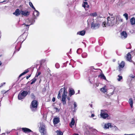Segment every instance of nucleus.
I'll return each instance as SVG.
<instances>
[{"label":"nucleus","instance_id":"1","mask_svg":"<svg viewBox=\"0 0 135 135\" xmlns=\"http://www.w3.org/2000/svg\"><path fill=\"white\" fill-rule=\"evenodd\" d=\"M107 22L104 21L103 23L102 24L103 27H105L107 25L112 26L114 23L115 18L114 17H108L107 18Z\"/></svg>","mask_w":135,"mask_h":135},{"label":"nucleus","instance_id":"2","mask_svg":"<svg viewBox=\"0 0 135 135\" xmlns=\"http://www.w3.org/2000/svg\"><path fill=\"white\" fill-rule=\"evenodd\" d=\"M63 89L62 91L61 101L63 104L65 105L66 104L65 100L67 97V90L65 87L63 88Z\"/></svg>","mask_w":135,"mask_h":135},{"label":"nucleus","instance_id":"3","mask_svg":"<svg viewBox=\"0 0 135 135\" xmlns=\"http://www.w3.org/2000/svg\"><path fill=\"white\" fill-rule=\"evenodd\" d=\"M38 105L37 101L36 100H33L31 103L30 108L31 110L33 112L37 110Z\"/></svg>","mask_w":135,"mask_h":135},{"label":"nucleus","instance_id":"4","mask_svg":"<svg viewBox=\"0 0 135 135\" xmlns=\"http://www.w3.org/2000/svg\"><path fill=\"white\" fill-rule=\"evenodd\" d=\"M24 89L26 90H21L20 92L25 97L27 95L30 93V88L29 87H27L25 88Z\"/></svg>","mask_w":135,"mask_h":135},{"label":"nucleus","instance_id":"5","mask_svg":"<svg viewBox=\"0 0 135 135\" xmlns=\"http://www.w3.org/2000/svg\"><path fill=\"white\" fill-rule=\"evenodd\" d=\"M28 20L29 21V23H30V24L29 25H27L25 23H23L22 25V26L24 27H25L26 29H27V30L28 29L29 27L31 25L33 24L35 22V21L34 20Z\"/></svg>","mask_w":135,"mask_h":135},{"label":"nucleus","instance_id":"6","mask_svg":"<svg viewBox=\"0 0 135 135\" xmlns=\"http://www.w3.org/2000/svg\"><path fill=\"white\" fill-rule=\"evenodd\" d=\"M39 131L42 134L44 135L45 134V126L43 124H41L39 128Z\"/></svg>","mask_w":135,"mask_h":135},{"label":"nucleus","instance_id":"7","mask_svg":"<svg viewBox=\"0 0 135 135\" xmlns=\"http://www.w3.org/2000/svg\"><path fill=\"white\" fill-rule=\"evenodd\" d=\"M22 130L25 133H27L28 135H30V132L33 133V132L30 129L26 128H22Z\"/></svg>","mask_w":135,"mask_h":135},{"label":"nucleus","instance_id":"8","mask_svg":"<svg viewBox=\"0 0 135 135\" xmlns=\"http://www.w3.org/2000/svg\"><path fill=\"white\" fill-rule=\"evenodd\" d=\"M121 36L122 38L125 39L127 36V34L125 31H123L121 33Z\"/></svg>","mask_w":135,"mask_h":135},{"label":"nucleus","instance_id":"9","mask_svg":"<svg viewBox=\"0 0 135 135\" xmlns=\"http://www.w3.org/2000/svg\"><path fill=\"white\" fill-rule=\"evenodd\" d=\"M75 93V92L73 88H70L69 89V95L70 97L74 95Z\"/></svg>","mask_w":135,"mask_h":135},{"label":"nucleus","instance_id":"10","mask_svg":"<svg viewBox=\"0 0 135 135\" xmlns=\"http://www.w3.org/2000/svg\"><path fill=\"white\" fill-rule=\"evenodd\" d=\"M91 27L94 29H96L99 28V23H94L92 22L91 24Z\"/></svg>","mask_w":135,"mask_h":135},{"label":"nucleus","instance_id":"11","mask_svg":"<svg viewBox=\"0 0 135 135\" xmlns=\"http://www.w3.org/2000/svg\"><path fill=\"white\" fill-rule=\"evenodd\" d=\"M53 122L54 125L59 123L60 122V119L59 117H55L53 119Z\"/></svg>","mask_w":135,"mask_h":135},{"label":"nucleus","instance_id":"12","mask_svg":"<svg viewBox=\"0 0 135 135\" xmlns=\"http://www.w3.org/2000/svg\"><path fill=\"white\" fill-rule=\"evenodd\" d=\"M21 14V11H20L18 9H17L15 12L13 13V14L14 15H15L16 16H18Z\"/></svg>","mask_w":135,"mask_h":135},{"label":"nucleus","instance_id":"13","mask_svg":"<svg viewBox=\"0 0 135 135\" xmlns=\"http://www.w3.org/2000/svg\"><path fill=\"white\" fill-rule=\"evenodd\" d=\"M30 12H29L25 11H23L21 10V14L25 16H27L29 15Z\"/></svg>","mask_w":135,"mask_h":135},{"label":"nucleus","instance_id":"14","mask_svg":"<svg viewBox=\"0 0 135 135\" xmlns=\"http://www.w3.org/2000/svg\"><path fill=\"white\" fill-rule=\"evenodd\" d=\"M34 10V11L33 13V15L35 17L34 19H35L36 17L38 16L39 14V13L38 11L36 10L35 9Z\"/></svg>","mask_w":135,"mask_h":135},{"label":"nucleus","instance_id":"15","mask_svg":"<svg viewBox=\"0 0 135 135\" xmlns=\"http://www.w3.org/2000/svg\"><path fill=\"white\" fill-rule=\"evenodd\" d=\"M131 56L130 53H128L127 55L126 59L127 61L130 62H132V60L131 59Z\"/></svg>","mask_w":135,"mask_h":135},{"label":"nucleus","instance_id":"16","mask_svg":"<svg viewBox=\"0 0 135 135\" xmlns=\"http://www.w3.org/2000/svg\"><path fill=\"white\" fill-rule=\"evenodd\" d=\"M82 6L85 10H86V9L89 8V5L88 4L87 2H84L83 3Z\"/></svg>","mask_w":135,"mask_h":135},{"label":"nucleus","instance_id":"17","mask_svg":"<svg viewBox=\"0 0 135 135\" xmlns=\"http://www.w3.org/2000/svg\"><path fill=\"white\" fill-rule=\"evenodd\" d=\"M25 98V97L20 92L19 93L18 96V98L19 100H21L24 98Z\"/></svg>","mask_w":135,"mask_h":135},{"label":"nucleus","instance_id":"18","mask_svg":"<svg viewBox=\"0 0 135 135\" xmlns=\"http://www.w3.org/2000/svg\"><path fill=\"white\" fill-rule=\"evenodd\" d=\"M85 31L84 30H82L77 32V34L83 36L85 35Z\"/></svg>","mask_w":135,"mask_h":135},{"label":"nucleus","instance_id":"19","mask_svg":"<svg viewBox=\"0 0 135 135\" xmlns=\"http://www.w3.org/2000/svg\"><path fill=\"white\" fill-rule=\"evenodd\" d=\"M103 93H105L107 92V88L106 86L101 88L100 90Z\"/></svg>","mask_w":135,"mask_h":135},{"label":"nucleus","instance_id":"20","mask_svg":"<svg viewBox=\"0 0 135 135\" xmlns=\"http://www.w3.org/2000/svg\"><path fill=\"white\" fill-rule=\"evenodd\" d=\"M100 116L102 118L105 119L106 118L108 117V115L107 113L105 114H100Z\"/></svg>","mask_w":135,"mask_h":135},{"label":"nucleus","instance_id":"21","mask_svg":"<svg viewBox=\"0 0 135 135\" xmlns=\"http://www.w3.org/2000/svg\"><path fill=\"white\" fill-rule=\"evenodd\" d=\"M111 127L112 125L111 123H108L105 124L104 128L107 129L109 128L110 127L111 128Z\"/></svg>","mask_w":135,"mask_h":135},{"label":"nucleus","instance_id":"22","mask_svg":"<svg viewBox=\"0 0 135 135\" xmlns=\"http://www.w3.org/2000/svg\"><path fill=\"white\" fill-rule=\"evenodd\" d=\"M128 102L131 108H133V102L132 98H130L129 99Z\"/></svg>","mask_w":135,"mask_h":135},{"label":"nucleus","instance_id":"23","mask_svg":"<svg viewBox=\"0 0 135 135\" xmlns=\"http://www.w3.org/2000/svg\"><path fill=\"white\" fill-rule=\"evenodd\" d=\"M125 62L123 61H122L120 64L119 65V68H123L125 66Z\"/></svg>","mask_w":135,"mask_h":135},{"label":"nucleus","instance_id":"24","mask_svg":"<svg viewBox=\"0 0 135 135\" xmlns=\"http://www.w3.org/2000/svg\"><path fill=\"white\" fill-rule=\"evenodd\" d=\"M63 88L61 89L59 92V93L57 96V98L58 99L60 98L61 97V93H62V90H63Z\"/></svg>","mask_w":135,"mask_h":135},{"label":"nucleus","instance_id":"25","mask_svg":"<svg viewBox=\"0 0 135 135\" xmlns=\"http://www.w3.org/2000/svg\"><path fill=\"white\" fill-rule=\"evenodd\" d=\"M130 22L132 25L135 24V18L134 17H132L131 19Z\"/></svg>","mask_w":135,"mask_h":135},{"label":"nucleus","instance_id":"26","mask_svg":"<svg viewBox=\"0 0 135 135\" xmlns=\"http://www.w3.org/2000/svg\"><path fill=\"white\" fill-rule=\"evenodd\" d=\"M28 72H29V70H28L27 69L25 70L24 72H23V73H21L20 75L19 76V77H20L22 75H25L26 74L28 73Z\"/></svg>","mask_w":135,"mask_h":135},{"label":"nucleus","instance_id":"27","mask_svg":"<svg viewBox=\"0 0 135 135\" xmlns=\"http://www.w3.org/2000/svg\"><path fill=\"white\" fill-rule=\"evenodd\" d=\"M57 135H63V133L60 130H57L56 132Z\"/></svg>","mask_w":135,"mask_h":135},{"label":"nucleus","instance_id":"28","mask_svg":"<svg viewBox=\"0 0 135 135\" xmlns=\"http://www.w3.org/2000/svg\"><path fill=\"white\" fill-rule=\"evenodd\" d=\"M112 129L115 131H117L118 130V128L115 125L112 126L111 127Z\"/></svg>","mask_w":135,"mask_h":135},{"label":"nucleus","instance_id":"29","mask_svg":"<svg viewBox=\"0 0 135 135\" xmlns=\"http://www.w3.org/2000/svg\"><path fill=\"white\" fill-rule=\"evenodd\" d=\"M100 77L102 79H103L105 80H106V78L105 76L103 74L100 75L99 76V77Z\"/></svg>","mask_w":135,"mask_h":135},{"label":"nucleus","instance_id":"30","mask_svg":"<svg viewBox=\"0 0 135 135\" xmlns=\"http://www.w3.org/2000/svg\"><path fill=\"white\" fill-rule=\"evenodd\" d=\"M87 54L86 52H84L82 54V56L83 58H85L87 57Z\"/></svg>","mask_w":135,"mask_h":135},{"label":"nucleus","instance_id":"31","mask_svg":"<svg viewBox=\"0 0 135 135\" xmlns=\"http://www.w3.org/2000/svg\"><path fill=\"white\" fill-rule=\"evenodd\" d=\"M108 112V111L107 110L104 109L101 110V113L100 114H105L107 113Z\"/></svg>","mask_w":135,"mask_h":135},{"label":"nucleus","instance_id":"32","mask_svg":"<svg viewBox=\"0 0 135 135\" xmlns=\"http://www.w3.org/2000/svg\"><path fill=\"white\" fill-rule=\"evenodd\" d=\"M74 103V111H75L76 110V107L77 106V104L76 103L74 102H73Z\"/></svg>","mask_w":135,"mask_h":135},{"label":"nucleus","instance_id":"33","mask_svg":"<svg viewBox=\"0 0 135 135\" xmlns=\"http://www.w3.org/2000/svg\"><path fill=\"white\" fill-rule=\"evenodd\" d=\"M123 16L127 20L128 19V15L127 13H125L123 15Z\"/></svg>","mask_w":135,"mask_h":135},{"label":"nucleus","instance_id":"34","mask_svg":"<svg viewBox=\"0 0 135 135\" xmlns=\"http://www.w3.org/2000/svg\"><path fill=\"white\" fill-rule=\"evenodd\" d=\"M75 123V120L74 118H72L71 122L70 124H71L73 126Z\"/></svg>","mask_w":135,"mask_h":135},{"label":"nucleus","instance_id":"35","mask_svg":"<svg viewBox=\"0 0 135 135\" xmlns=\"http://www.w3.org/2000/svg\"><path fill=\"white\" fill-rule=\"evenodd\" d=\"M35 78V77L34 79L32 80V81L31 83V84H33L36 81V79Z\"/></svg>","mask_w":135,"mask_h":135},{"label":"nucleus","instance_id":"36","mask_svg":"<svg viewBox=\"0 0 135 135\" xmlns=\"http://www.w3.org/2000/svg\"><path fill=\"white\" fill-rule=\"evenodd\" d=\"M29 5H30V6L32 8H33L34 9H35V8L33 6L32 3L31 2H30L29 3Z\"/></svg>","mask_w":135,"mask_h":135},{"label":"nucleus","instance_id":"37","mask_svg":"<svg viewBox=\"0 0 135 135\" xmlns=\"http://www.w3.org/2000/svg\"><path fill=\"white\" fill-rule=\"evenodd\" d=\"M82 51V49H78L76 51L77 53L78 54H80Z\"/></svg>","mask_w":135,"mask_h":135},{"label":"nucleus","instance_id":"38","mask_svg":"<svg viewBox=\"0 0 135 135\" xmlns=\"http://www.w3.org/2000/svg\"><path fill=\"white\" fill-rule=\"evenodd\" d=\"M90 15L94 17H96L97 16V14L96 12L91 13L90 14Z\"/></svg>","mask_w":135,"mask_h":135},{"label":"nucleus","instance_id":"39","mask_svg":"<svg viewBox=\"0 0 135 135\" xmlns=\"http://www.w3.org/2000/svg\"><path fill=\"white\" fill-rule=\"evenodd\" d=\"M118 77H119V78L117 79V80L118 81H120L122 79V76H120L119 75H118Z\"/></svg>","mask_w":135,"mask_h":135},{"label":"nucleus","instance_id":"40","mask_svg":"<svg viewBox=\"0 0 135 135\" xmlns=\"http://www.w3.org/2000/svg\"><path fill=\"white\" fill-rule=\"evenodd\" d=\"M18 46H16L15 47V50L14 53H13V54H14L15 52H16L17 51L16 50L17 49V48H18ZM20 49V48H19L18 49V50H17V51H18Z\"/></svg>","mask_w":135,"mask_h":135},{"label":"nucleus","instance_id":"41","mask_svg":"<svg viewBox=\"0 0 135 135\" xmlns=\"http://www.w3.org/2000/svg\"><path fill=\"white\" fill-rule=\"evenodd\" d=\"M41 74V73L40 72H37L35 76V77H38L39 75H40Z\"/></svg>","mask_w":135,"mask_h":135},{"label":"nucleus","instance_id":"42","mask_svg":"<svg viewBox=\"0 0 135 135\" xmlns=\"http://www.w3.org/2000/svg\"><path fill=\"white\" fill-rule=\"evenodd\" d=\"M55 66L57 68H59V67H60L58 63H56V64L55 65Z\"/></svg>","mask_w":135,"mask_h":135},{"label":"nucleus","instance_id":"43","mask_svg":"<svg viewBox=\"0 0 135 135\" xmlns=\"http://www.w3.org/2000/svg\"><path fill=\"white\" fill-rule=\"evenodd\" d=\"M31 97L33 99H35V96L33 94H31Z\"/></svg>","mask_w":135,"mask_h":135},{"label":"nucleus","instance_id":"44","mask_svg":"<svg viewBox=\"0 0 135 135\" xmlns=\"http://www.w3.org/2000/svg\"><path fill=\"white\" fill-rule=\"evenodd\" d=\"M5 83L4 82L1 84L0 85V88H1L2 86L4 85L5 84Z\"/></svg>","mask_w":135,"mask_h":135},{"label":"nucleus","instance_id":"45","mask_svg":"<svg viewBox=\"0 0 135 135\" xmlns=\"http://www.w3.org/2000/svg\"><path fill=\"white\" fill-rule=\"evenodd\" d=\"M31 76V74L29 75L28 76H27L26 77V78L27 79H28Z\"/></svg>","mask_w":135,"mask_h":135},{"label":"nucleus","instance_id":"46","mask_svg":"<svg viewBox=\"0 0 135 135\" xmlns=\"http://www.w3.org/2000/svg\"><path fill=\"white\" fill-rule=\"evenodd\" d=\"M6 92L5 90H2L1 91V92L2 94H4L6 93Z\"/></svg>","mask_w":135,"mask_h":135},{"label":"nucleus","instance_id":"47","mask_svg":"<svg viewBox=\"0 0 135 135\" xmlns=\"http://www.w3.org/2000/svg\"><path fill=\"white\" fill-rule=\"evenodd\" d=\"M114 90L111 93H109V95H112L114 94Z\"/></svg>","mask_w":135,"mask_h":135},{"label":"nucleus","instance_id":"48","mask_svg":"<svg viewBox=\"0 0 135 135\" xmlns=\"http://www.w3.org/2000/svg\"><path fill=\"white\" fill-rule=\"evenodd\" d=\"M5 2H7V1H6V0H4L3 1V2H0V3H2Z\"/></svg>","mask_w":135,"mask_h":135},{"label":"nucleus","instance_id":"49","mask_svg":"<svg viewBox=\"0 0 135 135\" xmlns=\"http://www.w3.org/2000/svg\"><path fill=\"white\" fill-rule=\"evenodd\" d=\"M55 98H53V99H52V101L53 102H54L55 101Z\"/></svg>","mask_w":135,"mask_h":135},{"label":"nucleus","instance_id":"50","mask_svg":"<svg viewBox=\"0 0 135 135\" xmlns=\"http://www.w3.org/2000/svg\"><path fill=\"white\" fill-rule=\"evenodd\" d=\"M21 36H20V37H19L18 38V39L17 40L18 41H19V40L21 38Z\"/></svg>","mask_w":135,"mask_h":135},{"label":"nucleus","instance_id":"51","mask_svg":"<svg viewBox=\"0 0 135 135\" xmlns=\"http://www.w3.org/2000/svg\"><path fill=\"white\" fill-rule=\"evenodd\" d=\"M94 116V114H92L91 115V117H93Z\"/></svg>","mask_w":135,"mask_h":135},{"label":"nucleus","instance_id":"52","mask_svg":"<svg viewBox=\"0 0 135 135\" xmlns=\"http://www.w3.org/2000/svg\"><path fill=\"white\" fill-rule=\"evenodd\" d=\"M95 85L96 86H98L99 85L97 83L95 84Z\"/></svg>","mask_w":135,"mask_h":135},{"label":"nucleus","instance_id":"53","mask_svg":"<svg viewBox=\"0 0 135 135\" xmlns=\"http://www.w3.org/2000/svg\"><path fill=\"white\" fill-rule=\"evenodd\" d=\"M67 99H68V100H70V97H68L67 98Z\"/></svg>","mask_w":135,"mask_h":135},{"label":"nucleus","instance_id":"54","mask_svg":"<svg viewBox=\"0 0 135 135\" xmlns=\"http://www.w3.org/2000/svg\"><path fill=\"white\" fill-rule=\"evenodd\" d=\"M131 77L134 78V75H132V76H131Z\"/></svg>","mask_w":135,"mask_h":135},{"label":"nucleus","instance_id":"55","mask_svg":"<svg viewBox=\"0 0 135 135\" xmlns=\"http://www.w3.org/2000/svg\"><path fill=\"white\" fill-rule=\"evenodd\" d=\"M90 21V20H88L87 21V22H88V23H89V22Z\"/></svg>","mask_w":135,"mask_h":135},{"label":"nucleus","instance_id":"56","mask_svg":"<svg viewBox=\"0 0 135 135\" xmlns=\"http://www.w3.org/2000/svg\"><path fill=\"white\" fill-rule=\"evenodd\" d=\"M73 135H79L78 134H76V133H75V134H74Z\"/></svg>","mask_w":135,"mask_h":135},{"label":"nucleus","instance_id":"57","mask_svg":"<svg viewBox=\"0 0 135 135\" xmlns=\"http://www.w3.org/2000/svg\"><path fill=\"white\" fill-rule=\"evenodd\" d=\"M130 135H135V134H130Z\"/></svg>","mask_w":135,"mask_h":135},{"label":"nucleus","instance_id":"58","mask_svg":"<svg viewBox=\"0 0 135 135\" xmlns=\"http://www.w3.org/2000/svg\"><path fill=\"white\" fill-rule=\"evenodd\" d=\"M2 64V62L1 61H0V66Z\"/></svg>","mask_w":135,"mask_h":135},{"label":"nucleus","instance_id":"59","mask_svg":"<svg viewBox=\"0 0 135 135\" xmlns=\"http://www.w3.org/2000/svg\"><path fill=\"white\" fill-rule=\"evenodd\" d=\"M124 135H130V134H125Z\"/></svg>","mask_w":135,"mask_h":135},{"label":"nucleus","instance_id":"60","mask_svg":"<svg viewBox=\"0 0 135 135\" xmlns=\"http://www.w3.org/2000/svg\"><path fill=\"white\" fill-rule=\"evenodd\" d=\"M55 108V109H56L57 110H58V108Z\"/></svg>","mask_w":135,"mask_h":135},{"label":"nucleus","instance_id":"61","mask_svg":"<svg viewBox=\"0 0 135 135\" xmlns=\"http://www.w3.org/2000/svg\"><path fill=\"white\" fill-rule=\"evenodd\" d=\"M91 69H93V67H91Z\"/></svg>","mask_w":135,"mask_h":135},{"label":"nucleus","instance_id":"62","mask_svg":"<svg viewBox=\"0 0 135 135\" xmlns=\"http://www.w3.org/2000/svg\"><path fill=\"white\" fill-rule=\"evenodd\" d=\"M90 107H92V104H91L90 105Z\"/></svg>","mask_w":135,"mask_h":135},{"label":"nucleus","instance_id":"63","mask_svg":"<svg viewBox=\"0 0 135 135\" xmlns=\"http://www.w3.org/2000/svg\"><path fill=\"white\" fill-rule=\"evenodd\" d=\"M78 93H79V92H80V90H78Z\"/></svg>","mask_w":135,"mask_h":135},{"label":"nucleus","instance_id":"64","mask_svg":"<svg viewBox=\"0 0 135 135\" xmlns=\"http://www.w3.org/2000/svg\"><path fill=\"white\" fill-rule=\"evenodd\" d=\"M96 118H93V119H96Z\"/></svg>","mask_w":135,"mask_h":135}]
</instances>
